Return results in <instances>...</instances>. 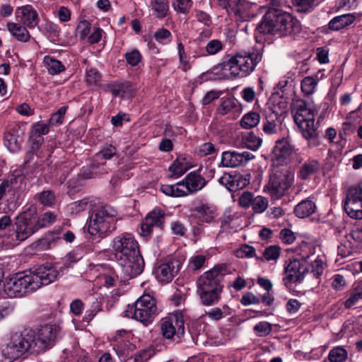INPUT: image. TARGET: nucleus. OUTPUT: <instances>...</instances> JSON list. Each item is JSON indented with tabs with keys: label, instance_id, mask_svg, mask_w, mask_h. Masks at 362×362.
Returning a JSON list of instances; mask_svg holds the SVG:
<instances>
[{
	"label": "nucleus",
	"instance_id": "obj_1",
	"mask_svg": "<svg viewBox=\"0 0 362 362\" xmlns=\"http://www.w3.org/2000/svg\"><path fill=\"white\" fill-rule=\"evenodd\" d=\"M57 270L50 265H41L34 272L11 279L5 285L4 291L9 298H21L32 293L42 286L54 282L58 276Z\"/></svg>",
	"mask_w": 362,
	"mask_h": 362
},
{
	"label": "nucleus",
	"instance_id": "obj_2",
	"mask_svg": "<svg viewBox=\"0 0 362 362\" xmlns=\"http://www.w3.org/2000/svg\"><path fill=\"white\" fill-rule=\"evenodd\" d=\"M272 7L263 16L258 25L259 33L279 34L288 36L300 33L301 25L300 21L286 11L278 8L276 0L272 1Z\"/></svg>",
	"mask_w": 362,
	"mask_h": 362
},
{
	"label": "nucleus",
	"instance_id": "obj_3",
	"mask_svg": "<svg viewBox=\"0 0 362 362\" xmlns=\"http://www.w3.org/2000/svg\"><path fill=\"white\" fill-rule=\"evenodd\" d=\"M261 60L262 55L257 52H238L224 61L222 66L234 77L245 78L255 71Z\"/></svg>",
	"mask_w": 362,
	"mask_h": 362
},
{
	"label": "nucleus",
	"instance_id": "obj_4",
	"mask_svg": "<svg viewBox=\"0 0 362 362\" xmlns=\"http://www.w3.org/2000/svg\"><path fill=\"white\" fill-rule=\"evenodd\" d=\"M59 329L54 325H46L37 331L25 330L24 334L31 354H40L54 344Z\"/></svg>",
	"mask_w": 362,
	"mask_h": 362
},
{
	"label": "nucleus",
	"instance_id": "obj_5",
	"mask_svg": "<svg viewBox=\"0 0 362 362\" xmlns=\"http://www.w3.org/2000/svg\"><path fill=\"white\" fill-rule=\"evenodd\" d=\"M117 211L108 205L95 209L90 216L88 233L92 235H103L115 229Z\"/></svg>",
	"mask_w": 362,
	"mask_h": 362
},
{
	"label": "nucleus",
	"instance_id": "obj_6",
	"mask_svg": "<svg viewBox=\"0 0 362 362\" xmlns=\"http://www.w3.org/2000/svg\"><path fill=\"white\" fill-rule=\"evenodd\" d=\"M158 313L156 299L149 294H144L134 305H128L125 315L147 325L153 321Z\"/></svg>",
	"mask_w": 362,
	"mask_h": 362
},
{
	"label": "nucleus",
	"instance_id": "obj_7",
	"mask_svg": "<svg viewBox=\"0 0 362 362\" xmlns=\"http://www.w3.org/2000/svg\"><path fill=\"white\" fill-rule=\"evenodd\" d=\"M111 246L116 261L123 258L127 259L132 255H137L140 252L137 241L129 233H122L115 237Z\"/></svg>",
	"mask_w": 362,
	"mask_h": 362
},
{
	"label": "nucleus",
	"instance_id": "obj_8",
	"mask_svg": "<svg viewBox=\"0 0 362 362\" xmlns=\"http://www.w3.org/2000/svg\"><path fill=\"white\" fill-rule=\"evenodd\" d=\"M306 262V259H294L286 266L283 281L286 288H290L293 284L303 281L305 273L308 271Z\"/></svg>",
	"mask_w": 362,
	"mask_h": 362
},
{
	"label": "nucleus",
	"instance_id": "obj_9",
	"mask_svg": "<svg viewBox=\"0 0 362 362\" xmlns=\"http://www.w3.org/2000/svg\"><path fill=\"white\" fill-rule=\"evenodd\" d=\"M293 181V175L288 170L276 171L270 176L267 185L268 191L272 196L276 198L284 195Z\"/></svg>",
	"mask_w": 362,
	"mask_h": 362
},
{
	"label": "nucleus",
	"instance_id": "obj_10",
	"mask_svg": "<svg viewBox=\"0 0 362 362\" xmlns=\"http://www.w3.org/2000/svg\"><path fill=\"white\" fill-rule=\"evenodd\" d=\"M226 272L225 264L216 265L211 270L204 272L197 280V291L223 287L221 285V281Z\"/></svg>",
	"mask_w": 362,
	"mask_h": 362
},
{
	"label": "nucleus",
	"instance_id": "obj_11",
	"mask_svg": "<svg viewBox=\"0 0 362 362\" xmlns=\"http://www.w3.org/2000/svg\"><path fill=\"white\" fill-rule=\"evenodd\" d=\"M180 262L176 259H169L161 262L154 268L153 273L157 280L162 283L170 282L177 274Z\"/></svg>",
	"mask_w": 362,
	"mask_h": 362
},
{
	"label": "nucleus",
	"instance_id": "obj_12",
	"mask_svg": "<svg viewBox=\"0 0 362 362\" xmlns=\"http://www.w3.org/2000/svg\"><path fill=\"white\" fill-rule=\"evenodd\" d=\"M116 262L121 267L124 278H134L139 275L144 268V261L140 252Z\"/></svg>",
	"mask_w": 362,
	"mask_h": 362
},
{
	"label": "nucleus",
	"instance_id": "obj_13",
	"mask_svg": "<svg viewBox=\"0 0 362 362\" xmlns=\"http://www.w3.org/2000/svg\"><path fill=\"white\" fill-rule=\"evenodd\" d=\"M160 330L163 336L167 339H172L175 335L182 337L185 334V322L182 315L176 313L164 320Z\"/></svg>",
	"mask_w": 362,
	"mask_h": 362
},
{
	"label": "nucleus",
	"instance_id": "obj_14",
	"mask_svg": "<svg viewBox=\"0 0 362 362\" xmlns=\"http://www.w3.org/2000/svg\"><path fill=\"white\" fill-rule=\"evenodd\" d=\"M28 347L24 332L21 334H16L3 349V353L7 358L15 360L29 351Z\"/></svg>",
	"mask_w": 362,
	"mask_h": 362
},
{
	"label": "nucleus",
	"instance_id": "obj_15",
	"mask_svg": "<svg viewBox=\"0 0 362 362\" xmlns=\"http://www.w3.org/2000/svg\"><path fill=\"white\" fill-rule=\"evenodd\" d=\"M254 156L248 151H227L222 153L220 166L237 168L245 165Z\"/></svg>",
	"mask_w": 362,
	"mask_h": 362
},
{
	"label": "nucleus",
	"instance_id": "obj_16",
	"mask_svg": "<svg viewBox=\"0 0 362 362\" xmlns=\"http://www.w3.org/2000/svg\"><path fill=\"white\" fill-rule=\"evenodd\" d=\"M293 151V146L286 138L278 139L271 154L272 160L276 165L286 164Z\"/></svg>",
	"mask_w": 362,
	"mask_h": 362
},
{
	"label": "nucleus",
	"instance_id": "obj_17",
	"mask_svg": "<svg viewBox=\"0 0 362 362\" xmlns=\"http://www.w3.org/2000/svg\"><path fill=\"white\" fill-rule=\"evenodd\" d=\"M164 219L165 214L161 210H153L147 214L141 224V235L144 237L149 236L153 227H163Z\"/></svg>",
	"mask_w": 362,
	"mask_h": 362
},
{
	"label": "nucleus",
	"instance_id": "obj_18",
	"mask_svg": "<svg viewBox=\"0 0 362 362\" xmlns=\"http://www.w3.org/2000/svg\"><path fill=\"white\" fill-rule=\"evenodd\" d=\"M15 14L18 22L29 28L38 23V14L31 5L18 7Z\"/></svg>",
	"mask_w": 362,
	"mask_h": 362
},
{
	"label": "nucleus",
	"instance_id": "obj_19",
	"mask_svg": "<svg viewBox=\"0 0 362 362\" xmlns=\"http://www.w3.org/2000/svg\"><path fill=\"white\" fill-rule=\"evenodd\" d=\"M315 119H308L296 124L298 126L303 136L308 140L310 146H316L319 144L317 140L318 133L315 125Z\"/></svg>",
	"mask_w": 362,
	"mask_h": 362
},
{
	"label": "nucleus",
	"instance_id": "obj_20",
	"mask_svg": "<svg viewBox=\"0 0 362 362\" xmlns=\"http://www.w3.org/2000/svg\"><path fill=\"white\" fill-rule=\"evenodd\" d=\"M183 181L187 195L202 189L207 182L205 178L199 174V171L190 172Z\"/></svg>",
	"mask_w": 362,
	"mask_h": 362
},
{
	"label": "nucleus",
	"instance_id": "obj_21",
	"mask_svg": "<svg viewBox=\"0 0 362 362\" xmlns=\"http://www.w3.org/2000/svg\"><path fill=\"white\" fill-rule=\"evenodd\" d=\"M22 132L19 127H13L4 134V145L11 152H16L21 148L23 141Z\"/></svg>",
	"mask_w": 362,
	"mask_h": 362
},
{
	"label": "nucleus",
	"instance_id": "obj_22",
	"mask_svg": "<svg viewBox=\"0 0 362 362\" xmlns=\"http://www.w3.org/2000/svg\"><path fill=\"white\" fill-rule=\"evenodd\" d=\"M192 215L199 221L210 223L216 216L214 207L207 203H202L191 209Z\"/></svg>",
	"mask_w": 362,
	"mask_h": 362
},
{
	"label": "nucleus",
	"instance_id": "obj_23",
	"mask_svg": "<svg viewBox=\"0 0 362 362\" xmlns=\"http://www.w3.org/2000/svg\"><path fill=\"white\" fill-rule=\"evenodd\" d=\"M292 112L296 124L308 121V119H315V111L308 107L305 102L303 100L296 103Z\"/></svg>",
	"mask_w": 362,
	"mask_h": 362
},
{
	"label": "nucleus",
	"instance_id": "obj_24",
	"mask_svg": "<svg viewBox=\"0 0 362 362\" xmlns=\"http://www.w3.org/2000/svg\"><path fill=\"white\" fill-rule=\"evenodd\" d=\"M252 6V3L247 0H230V5L228 8H230L243 21H247L253 16L250 12Z\"/></svg>",
	"mask_w": 362,
	"mask_h": 362
},
{
	"label": "nucleus",
	"instance_id": "obj_25",
	"mask_svg": "<svg viewBox=\"0 0 362 362\" xmlns=\"http://www.w3.org/2000/svg\"><path fill=\"white\" fill-rule=\"evenodd\" d=\"M15 223L24 225L26 228H33L35 233L38 230L36 224V209L29 208L21 213L16 218Z\"/></svg>",
	"mask_w": 362,
	"mask_h": 362
},
{
	"label": "nucleus",
	"instance_id": "obj_26",
	"mask_svg": "<svg viewBox=\"0 0 362 362\" xmlns=\"http://www.w3.org/2000/svg\"><path fill=\"white\" fill-rule=\"evenodd\" d=\"M320 168V163L317 160L309 159L300 166L298 176L302 180H308L312 175L317 173Z\"/></svg>",
	"mask_w": 362,
	"mask_h": 362
},
{
	"label": "nucleus",
	"instance_id": "obj_27",
	"mask_svg": "<svg viewBox=\"0 0 362 362\" xmlns=\"http://www.w3.org/2000/svg\"><path fill=\"white\" fill-rule=\"evenodd\" d=\"M6 28L11 35L18 41L27 42L30 39V35L26 27L18 23L9 22Z\"/></svg>",
	"mask_w": 362,
	"mask_h": 362
},
{
	"label": "nucleus",
	"instance_id": "obj_28",
	"mask_svg": "<svg viewBox=\"0 0 362 362\" xmlns=\"http://www.w3.org/2000/svg\"><path fill=\"white\" fill-rule=\"evenodd\" d=\"M281 127V123L279 115L274 112L267 114L266 121L263 123L262 130L268 134H276Z\"/></svg>",
	"mask_w": 362,
	"mask_h": 362
},
{
	"label": "nucleus",
	"instance_id": "obj_29",
	"mask_svg": "<svg viewBox=\"0 0 362 362\" xmlns=\"http://www.w3.org/2000/svg\"><path fill=\"white\" fill-rule=\"evenodd\" d=\"M148 7L153 16L161 19L168 15L170 10L168 0H149Z\"/></svg>",
	"mask_w": 362,
	"mask_h": 362
},
{
	"label": "nucleus",
	"instance_id": "obj_30",
	"mask_svg": "<svg viewBox=\"0 0 362 362\" xmlns=\"http://www.w3.org/2000/svg\"><path fill=\"white\" fill-rule=\"evenodd\" d=\"M316 209L315 203L310 199H306L298 203L294 208L295 215L304 218L312 215Z\"/></svg>",
	"mask_w": 362,
	"mask_h": 362
},
{
	"label": "nucleus",
	"instance_id": "obj_31",
	"mask_svg": "<svg viewBox=\"0 0 362 362\" xmlns=\"http://www.w3.org/2000/svg\"><path fill=\"white\" fill-rule=\"evenodd\" d=\"M356 20V16L352 13H346L338 16L332 18L328 25L332 30H339L353 23Z\"/></svg>",
	"mask_w": 362,
	"mask_h": 362
},
{
	"label": "nucleus",
	"instance_id": "obj_32",
	"mask_svg": "<svg viewBox=\"0 0 362 362\" xmlns=\"http://www.w3.org/2000/svg\"><path fill=\"white\" fill-rule=\"evenodd\" d=\"M223 287L208 289L206 291H197L201 301L204 305H212L216 303L220 298Z\"/></svg>",
	"mask_w": 362,
	"mask_h": 362
},
{
	"label": "nucleus",
	"instance_id": "obj_33",
	"mask_svg": "<svg viewBox=\"0 0 362 362\" xmlns=\"http://www.w3.org/2000/svg\"><path fill=\"white\" fill-rule=\"evenodd\" d=\"M59 240V237L57 233H49L34 243L35 248L38 250H47L54 247Z\"/></svg>",
	"mask_w": 362,
	"mask_h": 362
},
{
	"label": "nucleus",
	"instance_id": "obj_34",
	"mask_svg": "<svg viewBox=\"0 0 362 362\" xmlns=\"http://www.w3.org/2000/svg\"><path fill=\"white\" fill-rule=\"evenodd\" d=\"M160 189L164 194L171 197H179L187 195V192L185 189L184 181L175 185H161Z\"/></svg>",
	"mask_w": 362,
	"mask_h": 362
},
{
	"label": "nucleus",
	"instance_id": "obj_35",
	"mask_svg": "<svg viewBox=\"0 0 362 362\" xmlns=\"http://www.w3.org/2000/svg\"><path fill=\"white\" fill-rule=\"evenodd\" d=\"M362 300V282L355 286L349 293L348 298L344 302L346 309H350L359 303Z\"/></svg>",
	"mask_w": 362,
	"mask_h": 362
},
{
	"label": "nucleus",
	"instance_id": "obj_36",
	"mask_svg": "<svg viewBox=\"0 0 362 362\" xmlns=\"http://www.w3.org/2000/svg\"><path fill=\"white\" fill-rule=\"evenodd\" d=\"M344 210L352 218H362V202L346 200Z\"/></svg>",
	"mask_w": 362,
	"mask_h": 362
},
{
	"label": "nucleus",
	"instance_id": "obj_37",
	"mask_svg": "<svg viewBox=\"0 0 362 362\" xmlns=\"http://www.w3.org/2000/svg\"><path fill=\"white\" fill-rule=\"evenodd\" d=\"M131 344L129 341L119 339L114 344L113 349L120 361H125L131 351Z\"/></svg>",
	"mask_w": 362,
	"mask_h": 362
},
{
	"label": "nucleus",
	"instance_id": "obj_38",
	"mask_svg": "<svg viewBox=\"0 0 362 362\" xmlns=\"http://www.w3.org/2000/svg\"><path fill=\"white\" fill-rule=\"evenodd\" d=\"M43 62L48 71L52 75H55L63 71L65 68L62 62L49 56H45Z\"/></svg>",
	"mask_w": 362,
	"mask_h": 362
},
{
	"label": "nucleus",
	"instance_id": "obj_39",
	"mask_svg": "<svg viewBox=\"0 0 362 362\" xmlns=\"http://www.w3.org/2000/svg\"><path fill=\"white\" fill-rule=\"evenodd\" d=\"M188 167L184 159L177 158L169 167L170 177L177 178L182 176L187 170Z\"/></svg>",
	"mask_w": 362,
	"mask_h": 362
},
{
	"label": "nucleus",
	"instance_id": "obj_40",
	"mask_svg": "<svg viewBox=\"0 0 362 362\" xmlns=\"http://www.w3.org/2000/svg\"><path fill=\"white\" fill-rule=\"evenodd\" d=\"M260 120L259 115L256 112H250L245 114L240 120V125L245 129H251L256 127Z\"/></svg>",
	"mask_w": 362,
	"mask_h": 362
},
{
	"label": "nucleus",
	"instance_id": "obj_41",
	"mask_svg": "<svg viewBox=\"0 0 362 362\" xmlns=\"http://www.w3.org/2000/svg\"><path fill=\"white\" fill-rule=\"evenodd\" d=\"M348 356L347 351L341 346H336L332 349L328 354L330 362H344Z\"/></svg>",
	"mask_w": 362,
	"mask_h": 362
},
{
	"label": "nucleus",
	"instance_id": "obj_42",
	"mask_svg": "<svg viewBox=\"0 0 362 362\" xmlns=\"http://www.w3.org/2000/svg\"><path fill=\"white\" fill-rule=\"evenodd\" d=\"M57 219V215L53 212H45L40 215L39 217H36V224L37 229L42 228H47L53 224Z\"/></svg>",
	"mask_w": 362,
	"mask_h": 362
},
{
	"label": "nucleus",
	"instance_id": "obj_43",
	"mask_svg": "<svg viewBox=\"0 0 362 362\" xmlns=\"http://www.w3.org/2000/svg\"><path fill=\"white\" fill-rule=\"evenodd\" d=\"M281 248L277 245H271L264 249L262 252V257L256 258L262 261L276 260L280 255Z\"/></svg>",
	"mask_w": 362,
	"mask_h": 362
},
{
	"label": "nucleus",
	"instance_id": "obj_44",
	"mask_svg": "<svg viewBox=\"0 0 362 362\" xmlns=\"http://www.w3.org/2000/svg\"><path fill=\"white\" fill-rule=\"evenodd\" d=\"M315 0H292V3L298 13H307L315 6Z\"/></svg>",
	"mask_w": 362,
	"mask_h": 362
},
{
	"label": "nucleus",
	"instance_id": "obj_45",
	"mask_svg": "<svg viewBox=\"0 0 362 362\" xmlns=\"http://www.w3.org/2000/svg\"><path fill=\"white\" fill-rule=\"evenodd\" d=\"M36 197L41 204L47 206L53 205L56 201L54 193L49 189L37 193Z\"/></svg>",
	"mask_w": 362,
	"mask_h": 362
},
{
	"label": "nucleus",
	"instance_id": "obj_46",
	"mask_svg": "<svg viewBox=\"0 0 362 362\" xmlns=\"http://www.w3.org/2000/svg\"><path fill=\"white\" fill-rule=\"evenodd\" d=\"M268 206L269 202L267 198L259 195L255 197L252 204V209L254 213L262 214L268 208Z\"/></svg>",
	"mask_w": 362,
	"mask_h": 362
},
{
	"label": "nucleus",
	"instance_id": "obj_47",
	"mask_svg": "<svg viewBox=\"0 0 362 362\" xmlns=\"http://www.w3.org/2000/svg\"><path fill=\"white\" fill-rule=\"evenodd\" d=\"M230 308L227 305L221 308H214L206 313V315L211 320H219L223 317L230 315Z\"/></svg>",
	"mask_w": 362,
	"mask_h": 362
},
{
	"label": "nucleus",
	"instance_id": "obj_48",
	"mask_svg": "<svg viewBox=\"0 0 362 362\" xmlns=\"http://www.w3.org/2000/svg\"><path fill=\"white\" fill-rule=\"evenodd\" d=\"M317 81L312 76H306L301 81V90L306 95H311L315 92Z\"/></svg>",
	"mask_w": 362,
	"mask_h": 362
},
{
	"label": "nucleus",
	"instance_id": "obj_49",
	"mask_svg": "<svg viewBox=\"0 0 362 362\" xmlns=\"http://www.w3.org/2000/svg\"><path fill=\"white\" fill-rule=\"evenodd\" d=\"M131 88V84L125 82L114 86L111 91L115 97L125 98L130 95Z\"/></svg>",
	"mask_w": 362,
	"mask_h": 362
},
{
	"label": "nucleus",
	"instance_id": "obj_50",
	"mask_svg": "<svg viewBox=\"0 0 362 362\" xmlns=\"http://www.w3.org/2000/svg\"><path fill=\"white\" fill-rule=\"evenodd\" d=\"M16 225V238L18 241H23L35 233L33 228H26L24 225L15 223Z\"/></svg>",
	"mask_w": 362,
	"mask_h": 362
},
{
	"label": "nucleus",
	"instance_id": "obj_51",
	"mask_svg": "<svg viewBox=\"0 0 362 362\" xmlns=\"http://www.w3.org/2000/svg\"><path fill=\"white\" fill-rule=\"evenodd\" d=\"M243 142L247 148L255 151L260 146L262 139L253 132H250L243 138Z\"/></svg>",
	"mask_w": 362,
	"mask_h": 362
},
{
	"label": "nucleus",
	"instance_id": "obj_52",
	"mask_svg": "<svg viewBox=\"0 0 362 362\" xmlns=\"http://www.w3.org/2000/svg\"><path fill=\"white\" fill-rule=\"evenodd\" d=\"M155 351L152 348H147L137 351L134 357V362H148L155 355Z\"/></svg>",
	"mask_w": 362,
	"mask_h": 362
},
{
	"label": "nucleus",
	"instance_id": "obj_53",
	"mask_svg": "<svg viewBox=\"0 0 362 362\" xmlns=\"http://www.w3.org/2000/svg\"><path fill=\"white\" fill-rule=\"evenodd\" d=\"M346 200L362 202V182L349 189Z\"/></svg>",
	"mask_w": 362,
	"mask_h": 362
},
{
	"label": "nucleus",
	"instance_id": "obj_54",
	"mask_svg": "<svg viewBox=\"0 0 362 362\" xmlns=\"http://www.w3.org/2000/svg\"><path fill=\"white\" fill-rule=\"evenodd\" d=\"M116 148L111 145H105L97 154L96 158L100 160H108L116 154Z\"/></svg>",
	"mask_w": 362,
	"mask_h": 362
},
{
	"label": "nucleus",
	"instance_id": "obj_55",
	"mask_svg": "<svg viewBox=\"0 0 362 362\" xmlns=\"http://www.w3.org/2000/svg\"><path fill=\"white\" fill-rule=\"evenodd\" d=\"M272 329V325L266 321L260 322L254 327L256 335L260 337L269 335Z\"/></svg>",
	"mask_w": 362,
	"mask_h": 362
},
{
	"label": "nucleus",
	"instance_id": "obj_56",
	"mask_svg": "<svg viewBox=\"0 0 362 362\" xmlns=\"http://www.w3.org/2000/svg\"><path fill=\"white\" fill-rule=\"evenodd\" d=\"M254 198V194L251 192L245 191L239 197L238 204L242 208L248 209L252 206Z\"/></svg>",
	"mask_w": 362,
	"mask_h": 362
},
{
	"label": "nucleus",
	"instance_id": "obj_57",
	"mask_svg": "<svg viewBox=\"0 0 362 362\" xmlns=\"http://www.w3.org/2000/svg\"><path fill=\"white\" fill-rule=\"evenodd\" d=\"M236 107L235 100L233 98H226L223 100L220 104L218 111L222 115H225L232 111Z\"/></svg>",
	"mask_w": 362,
	"mask_h": 362
},
{
	"label": "nucleus",
	"instance_id": "obj_58",
	"mask_svg": "<svg viewBox=\"0 0 362 362\" xmlns=\"http://www.w3.org/2000/svg\"><path fill=\"white\" fill-rule=\"evenodd\" d=\"M223 45L221 41L214 39L210 40L206 45V51L208 54L214 55L222 50Z\"/></svg>",
	"mask_w": 362,
	"mask_h": 362
},
{
	"label": "nucleus",
	"instance_id": "obj_59",
	"mask_svg": "<svg viewBox=\"0 0 362 362\" xmlns=\"http://www.w3.org/2000/svg\"><path fill=\"white\" fill-rule=\"evenodd\" d=\"M92 204L90 198H84L81 200L75 202L71 204V209L73 212L80 213L85 211Z\"/></svg>",
	"mask_w": 362,
	"mask_h": 362
},
{
	"label": "nucleus",
	"instance_id": "obj_60",
	"mask_svg": "<svg viewBox=\"0 0 362 362\" xmlns=\"http://www.w3.org/2000/svg\"><path fill=\"white\" fill-rule=\"evenodd\" d=\"M234 185L232 187V191L243 189L250 183V179L240 173L234 174Z\"/></svg>",
	"mask_w": 362,
	"mask_h": 362
},
{
	"label": "nucleus",
	"instance_id": "obj_61",
	"mask_svg": "<svg viewBox=\"0 0 362 362\" xmlns=\"http://www.w3.org/2000/svg\"><path fill=\"white\" fill-rule=\"evenodd\" d=\"M124 57L127 62L132 66H136L141 60V54L136 49L127 52Z\"/></svg>",
	"mask_w": 362,
	"mask_h": 362
},
{
	"label": "nucleus",
	"instance_id": "obj_62",
	"mask_svg": "<svg viewBox=\"0 0 362 362\" xmlns=\"http://www.w3.org/2000/svg\"><path fill=\"white\" fill-rule=\"evenodd\" d=\"M206 261V257L203 255H197L192 257L189 259V267L193 270L199 269L203 267Z\"/></svg>",
	"mask_w": 362,
	"mask_h": 362
},
{
	"label": "nucleus",
	"instance_id": "obj_63",
	"mask_svg": "<svg viewBox=\"0 0 362 362\" xmlns=\"http://www.w3.org/2000/svg\"><path fill=\"white\" fill-rule=\"evenodd\" d=\"M76 35L80 37L81 40H83L90 31V25L86 21H83L79 23L76 28Z\"/></svg>",
	"mask_w": 362,
	"mask_h": 362
},
{
	"label": "nucleus",
	"instance_id": "obj_64",
	"mask_svg": "<svg viewBox=\"0 0 362 362\" xmlns=\"http://www.w3.org/2000/svg\"><path fill=\"white\" fill-rule=\"evenodd\" d=\"M49 125L44 123L37 122L33 125L32 134L35 136H42L49 132Z\"/></svg>",
	"mask_w": 362,
	"mask_h": 362
}]
</instances>
